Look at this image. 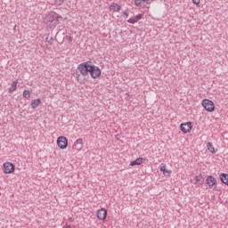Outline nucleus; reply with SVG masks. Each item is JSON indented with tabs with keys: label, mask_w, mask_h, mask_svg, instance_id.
Returning <instances> with one entry per match:
<instances>
[{
	"label": "nucleus",
	"mask_w": 228,
	"mask_h": 228,
	"mask_svg": "<svg viewBox=\"0 0 228 228\" xmlns=\"http://www.w3.org/2000/svg\"><path fill=\"white\" fill-rule=\"evenodd\" d=\"M57 145L59 149L65 151V149L69 147V139H67L65 136H59L57 138Z\"/></svg>",
	"instance_id": "obj_3"
},
{
	"label": "nucleus",
	"mask_w": 228,
	"mask_h": 228,
	"mask_svg": "<svg viewBox=\"0 0 228 228\" xmlns=\"http://www.w3.org/2000/svg\"><path fill=\"white\" fill-rule=\"evenodd\" d=\"M23 97L25 99H29L31 97V93L29 92V90L23 91Z\"/></svg>",
	"instance_id": "obj_19"
},
{
	"label": "nucleus",
	"mask_w": 228,
	"mask_h": 228,
	"mask_svg": "<svg viewBox=\"0 0 228 228\" xmlns=\"http://www.w3.org/2000/svg\"><path fill=\"white\" fill-rule=\"evenodd\" d=\"M167 170V165L165 164H160V172L164 173V171Z\"/></svg>",
	"instance_id": "obj_24"
},
{
	"label": "nucleus",
	"mask_w": 228,
	"mask_h": 228,
	"mask_svg": "<svg viewBox=\"0 0 228 228\" xmlns=\"http://www.w3.org/2000/svg\"><path fill=\"white\" fill-rule=\"evenodd\" d=\"M207 148H208V151H209V152H211V154H216V151H215V147L213 146L212 142H208L207 143Z\"/></svg>",
	"instance_id": "obj_16"
},
{
	"label": "nucleus",
	"mask_w": 228,
	"mask_h": 228,
	"mask_svg": "<svg viewBox=\"0 0 228 228\" xmlns=\"http://www.w3.org/2000/svg\"><path fill=\"white\" fill-rule=\"evenodd\" d=\"M62 228H72V226H70V225H66V226H63Z\"/></svg>",
	"instance_id": "obj_28"
},
{
	"label": "nucleus",
	"mask_w": 228,
	"mask_h": 228,
	"mask_svg": "<svg viewBox=\"0 0 228 228\" xmlns=\"http://www.w3.org/2000/svg\"><path fill=\"white\" fill-rule=\"evenodd\" d=\"M79 77H81V73L80 74L79 73H76V79H77V83H79L80 85L85 84V80L81 79Z\"/></svg>",
	"instance_id": "obj_18"
},
{
	"label": "nucleus",
	"mask_w": 228,
	"mask_h": 228,
	"mask_svg": "<svg viewBox=\"0 0 228 228\" xmlns=\"http://www.w3.org/2000/svg\"><path fill=\"white\" fill-rule=\"evenodd\" d=\"M145 161L143 158H137L135 160L130 162V167H136V165H142Z\"/></svg>",
	"instance_id": "obj_12"
},
{
	"label": "nucleus",
	"mask_w": 228,
	"mask_h": 228,
	"mask_svg": "<svg viewBox=\"0 0 228 228\" xmlns=\"http://www.w3.org/2000/svg\"><path fill=\"white\" fill-rule=\"evenodd\" d=\"M106 216H108V211L106 208H101L97 211L98 220H106Z\"/></svg>",
	"instance_id": "obj_7"
},
{
	"label": "nucleus",
	"mask_w": 228,
	"mask_h": 228,
	"mask_svg": "<svg viewBox=\"0 0 228 228\" xmlns=\"http://www.w3.org/2000/svg\"><path fill=\"white\" fill-rule=\"evenodd\" d=\"M180 129L182 131V133H184V134H186V133H190V131H191V129H193V126L191 125V122H186V123H182L180 125Z\"/></svg>",
	"instance_id": "obj_6"
},
{
	"label": "nucleus",
	"mask_w": 228,
	"mask_h": 228,
	"mask_svg": "<svg viewBox=\"0 0 228 228\" xmlns=\"http://www.w3.org/2000/svg\"><path fill=\"white\" fill-rule=\"evenodd\" d=\"M206 184H208V188H213V190H216V178L213 175H208L206 178Z\"/></svg>",
	"instance_id": "obj_5"
},
{
	"label": "nucleus",
	"mask_w": 228,
	"mask_h": 228,
	"mask_svg": "<svg viewBox=\"0 0 228 228\" xmlns=\"http://www.w3.org/2000/svg\"><path fill=\"white\" fill-rule=\"evenodd\" d=\"M68 42H72L73 38L71 36H66Z\"/></svg>",
	"instance_id": "obj_25"
},
{
	"label": "nucleus",
	"mask_w": 228,
	"mask_h": 228,
	"mask_svg": "<svg viewBox=\"0 0 228 228\" xmlns=\"http://www.w3.org/2000/svg\"><path fill=\"white\" fill-rule=\"evenodd\" d=\"M165 177H170V174H172L171 170L166 169L164 173H162Z\"/></svg>",
	"instance_id": "obj_22"
},
{
	"label": "nucleus",
	"mask_w": 228,
	"mask_h": 228,
	"mask_svg": "<svg viewBox=\"0 0 228 228\" xmlns=\"http://www.w3.org/2000/svg\"><path fill=\"white\" fill-rule=\"evenodd\" d=\"M194 184H204V176L202 175H196Z\"/></svg>",
	"instance_id": "obj_15"
},
{
	"label": "nucleus",
	"mask_w": 228,
	"mask_h": 228,
	"mask_svg": "<svg viewBox=\"0 0 228 228\" xmlns=\"http://www.w3.org/2000/svg\"><path fill=\"white\" fill-rule=\"evenodd\" d=\"M142 18H143V14L139 13L130 18L129 20H127L126 22H128V24H136V22H138L139 20H142Z\"/></svg>",
	"instance_id": "obj_8"
},
{
	"label": "nucleus",
	"mask_w": 228,
	"mask_h": 228,
	"mask_svg": "<svg viewBox=\"0 0 228 228\" xmlns=\"http://www.w3.org/2000/svg\"><path fill=\"white\" fill-rule=\"evenodd\" d=\"M77 145H81V147H83V139L82 138H78L76 142Z\"/></svg>",
	"instance_id": "obj_23"
},
{
	"label": "nucleus",
	"mask_w": 228,
	"mask_h": 228,
	"mask_svg": "<svg viewBox=\"0 0 228 228\" xmlns=\"http://www.w3.org/2000/svg\"><path fill=\"white\" fill-rule=\"evenodd\" d=\"M46 42H47V44H49V45H53V44L54 43V37H50V39H49V37H46Z\"/></svg>",
	"instance_id": "obj_21"
},
{
	"label": "nucleus",
	"mask_w": 228,
	"mask_h": 228,
	"mask_svg": "<svg viewBox=\"0 0 228 228\" xmlns=\"http://www.w3.org/2000/svg\"><path fill=\"white\" fill-rule=\"evenodd\" d=\"M123 15H126V17H129V12H127V10L123 12Z\"/></svg>",
	"instance_id": "obj_27"
},
{
	"label": "nucleus",
	"mask_w": 228,
	"mask_h": 228,
	"mask_svg": "<svg viewBox=\"0 0 228 228\" xmlns=\"http://www.w3.org/2000/svg\"><path fill=\"white\" fill-rule=\"evenodd\" d=\"M50 17H52V19L54 20L56 19V20H58V19H61V20H63V17H61V15H59L56 12H51L50 13Z\"/></svg>",
	"instance_id": "obj_17"
},
{
	"label": "nucleus",
	"mask_w": 228,
	"mask_h": 228,
	"mask_svg": "<svg viewBox=\"0 0 228 228\" xmlns=\"http://www.w3.org/2000/svg\"><path fill=\"white\" fill-rule=\"evenodd\" d=\"M219 177L221 183H223V184H225V186H228V174L221 173Z\"/></svg>",
	"instance_id": "obj_10"
},
{
	"label": "nucleus",
	"mask_w": 228,
	"mask_h": 228,
	"mask_svg": "<svg viewBox=\"0 0 228 228\" xmlns=\"http://www.w3.org/2000/svg\"><path fill=\"white\" fill-rule=\"evenodd\" d=\"M77 69L79 70L83 77H86V76L90 74L92 79H98V77H101V75L102 74L101 68L94 65V62L92 61H87L86 62L80 63L77 66Z\"/></svg>",
	"instance_id": "obj_1"
},
{
	"label": "nucleus",
	"mask_w": 228,
	"mask_h": 228,
	"mask_svg": "<svg viewBox=\"0 0 228 228\" xmlns=\"http://www.w3.org/2000/svg\"><path fill=\"white\" fill-rule=\"evenodd\" d=\"M63 3H65V0H54V4H56V6H61Z\"/></svg>",
	"instance_id": "obj_20"
},
{
	"label": "nucleus",
	"mask_w": 228,
	"mask_h": 228,
	"mask_svg": "<svg viewBox=\"0 0 228 228\" xmlns=\"http://www.w3.org/2000/svg\"><path fill=\"white\" fill-rule=\"evenodd\" d=\"M193 4H200V0H192Z\"/></svg>",
	"instance_id": "obj_26"
},
{
	"label": "nucleus",
	"mask_w": 228,
	"mask_h": 228,
	"mask_svg": "<svg viewBox=\"0 0 228 228\" xmlns=\"http://www.w3.org/2000/svg\"><path fill=\"white\" fill-rule=\"evenodd\" d=\"M4 174H13L15 172V165L12 162L4 163Z\"/></svg>",
	"instance_id": "obj_4"
},
{
	"label": "nucleus",
	"mask_w": 228,
	"mask_h": 228,
	"mask_svg": "<svg viewBox=\"0 0 228 228\" xmlns=\"http://www.w3.org/2000/svg\"><path fill=\"white\" fill-rule=\"evenodd\" d=\"M109 8L110 12H120L122 10V6H120L117 3H112V4Z\"/></svg>",
	"instance_id": "obj_11"
},
{
	"label": "nucleus",
	"mask_w": 228,
	"mask_h": 228,
	"mask_svg": "<svg viewBox=\"0 0 228 228\" xmlns=\"http://www.w3.org/2000/svg\"><path fill=\"white\" fill-rule=\"evenodd\" d=\"M201 104L206 111H208V113H213V111H215V102H213V101L209 99H204Z\"/></svg>",
	"instance_id": "obj_2"
},
{
	"label": "nucleus",
	"mask_w": 228,
	"mask_h": 228,
	"mask_svg": "<svg viewBox=\"0 0 228 228\" xmlns=\"http://www.w3.org/2000/svg\"><path fill=\"white\" fill-rule=\"evenodd\" d=\"M142 3H145L146 4H151L152 0H134L135 6H142Z\"/></svg>",
	"instance_id": "obj_14"
},
{
	"label": "nucleus",
	"mask_w": 228,
	"mask_h": 228,
	"mask_svg": "<svg viewBox=\"0 0 228 228\" xmlns=\"http://www.w3.org/2000/svg\"><path fill=\"white\" fill-rule=\"evenodd\" d=\"M40 104H42V100H40V98H37V99L32 100L30 106L32 110H37V108H38Z\"/></svg>",
	"instance_id": "obj_9"
},
{
	"label": "nucleus",
	"mask_w": 228,
	"mask_h": 228,
	"mask_svg": "<svg viewBox=\"0 0 228 228\" xmlns=\"http://www.w3.org/2000/svg\"><path fill=\"white\" fill-rule=\"evenodd\" d=\"M17 85H19V80H15L12 83L11 87H9L8 89V93L9 94H13V92H15V90H17Z\"/></svg>",
	"instance_id": "obj_13"
}]
</instances>
